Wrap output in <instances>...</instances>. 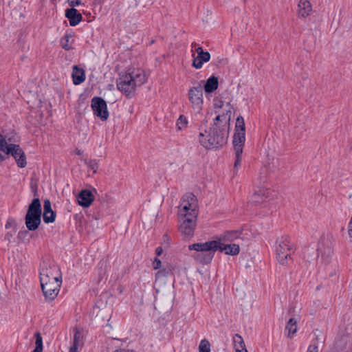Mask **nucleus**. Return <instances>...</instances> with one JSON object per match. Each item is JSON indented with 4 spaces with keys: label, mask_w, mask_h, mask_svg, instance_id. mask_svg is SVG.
Segmentation results:
<instances>
[{
    "label": "nucleus",
    "mask_w": 352,
    "mask_h": 352,
    "mask_svg": "<svg viewBox=\"0 0 352 352\" xmlns=\"http://www.w3.org/2000/svg\"><path fill=\"white\" fill-rule=\"evenodd\" d=\"M146 80V76L142 69H133L120 74L117 80L116 86L126 96L131 98L134 96L136 87L142 85Z\"/></svg>",
    "instance_id": "obj_1"
},
{
    "label": "nucleus",
    "mask_w": 352,
    "mask_h": 352,
    "mask_svg": "<svg viewBox=\"0 0 352 352\" xmlns=\"http://www.w3.org/2000/svg\"><path fill=\"white\" fill-rule=\"evenodd\" d=\"M228 131L227 125L214 124L205 133H200L199 140L200 144L206 148L210 149L221 146L227 142Z\"/></svg>",
    "instance_id": "obj_2"
},
{
    "label": "nucleus",
    "mask_w": 352,
    "mask_h": 352,
    "mask_svg": "<svg viewBox=\"0 0 352 352\" xmlns=\"http://www.w3.org/2000/svg\"><path fill=\"white\" fill-rule=\"evenodd\" d=\"M218 248H219V241L215 240L194 243L188 246L190 250L195 251L192 257L199 263L206 264L212 261Z\"/></svg>",
    "instance_id": "obj_3"
},
{
    "label": "nucleus",
    "mask_w": 352,
    "mask_h": 352,
    "mask_svg": "<svg viewBox=\"0 0 352 352\" xmlns=\"http://www.w3.org/2000/svg\"><path fill=\"white\" fill-rule=\"evenodd\" d=\"M245 123L243 118L239 116L236 119V132L233 137V145L236 155L234 168L240 165L242 158L243 146L245 143Z\"/></svg>",
    "instance_id": "obj_4"
},
{
    "label": "nucleus",
    "mask_w": 352,
    "mask_h": 352,
    "mask_svg": "<svg viewBox=\"0 0 352 352\" xmlns=\"http://www.w3.org/2000/svg\"><path fill=\"white\" fill-rule=\"evenodd\" d=\"M25 226L28 230H36L41 222V205L38 198L34 199L29 205L25 215Z\"/></svg>",
    "instance_id": "obj_5"
},
{
    "label": "nucleus",
    "mask_w": 352,
    "mask_h": 352,
    "mask_svg": "<svg viewBox=\"0 0 352 352\" xmlns=\"http://www.w3.org/2000/svg\"><path fill=\"white\" fill-rule=\"evenodd\" d=\"M0 151L3 152L6 155H11L16 160L18 166L21 168L25 166L27 164L26 157L22 148L19 145L16 144H8L6 139L3 138V135L1 133Z\"/></svg>",
    "instance_id": "obj_6"
},
{
    "label": "nucleus",
    "mask_w": 352,
    "mask_h": 352,
    "mask_svg": "<svg viewBox=\"0 0 352 352\" xmlns=\"http://www.w3.org/2000/svg\"><path fill=\"white\" fill-rule=\"evenodd\" d=\"M198 214L197 201L195 196L188 192L181 199L178 207V215L186 216L190 218H197Z\"/></svg>",
    "instance_id": "obj_7"
},
{
    "label": "nucleus",
    "mask_w": 352,
    "mask_h": 352,
    "mask_svg": "<svg viewBox=\"0 0 352 352\" xmlns=\"http://www.w3.org/2000/svg\"><path fill=\"white\" fill-rule=\"evenodd\" d=\"M276 251L278 263L282 265H288L292 260L291 255L294 252V247L291 241L286 237L280 238Z\"/></svg>",
    "instance_id": "obj_8"
},
{
    "label": "nucleus",
    "mask_w": 352,
    "mask_h": 352,
    "mask_svg": "<svg viewBox=\"0 0 352 352\" xmlns=\"http://www.w3.org/2000/svg\"><path fill=\"white\" fill-rule=\"evenodd\" d=\"M202 82L203 81L195 82L194 86L190 87L188 92V97L191 107L196 113H200L203 109L204 97Z\"/></svg>",
    "instance_id": "obj_9"
},
{
    "label": "nucleus",
    "mask_w": 352,
    "mask_h": 352,
    "mask_svg": "<svg viewBox=\"0 0 352 352\" xmlns=\"http://www.w3.org/2000/svg\"><path fill=\"white\" fill-rule=\"evenodd\" d=\"M41 285H46L47 282L61 279L58 267L49 262L43 261L40 268Z\"/></svg>",
    "instance_id": "obj_10"
},
{
    "label": "nucleus",
    "mask_w": 352,
    "mask_h": 352,
    "mask_svg": "<svg viewBox=\"0 0 352 352\" xmlns=\"http://www.w3.org/2000/svg\"><path fill=\"white\" fill-rule=\"evenodd\" d=\"M179 229L182 234L190 238L194 235L197 218H190L186 216L178 215Z\"/></svg>",
    "instance_id": "obj_11"
},
{
    "label": "nucleus",
    "mask_w": 352,
    "mask_h": 352,
    "mask_svg": "<svg viewBox=\"0 0 352 352\" xmlns=\"http://www.w3.org/2000/svg\"><path fill=\"white\" fill-rule=\"evenodd\" d=\"M91 107L95 116L100 118L102 121L107 120L109 112L107 103L104 99L100 97H94L91 99Z\"/></svg>",
    "instance_id": "obj_12"
},
{
    "label": "nucleus",
    "mask_w": 352,
    "mask_h": 352,
    "mask_svg": "<svg viewBox=\"0 0 352 352\" xmlns=\"http://www.w3.org/2000/svg\"><path fill=\"white\" fill-rule=\"evenodd\" d=\"M62 280H52L47 282L46 285H41L42 291L47 300H54L58 294Z\"/></svg>",
    "instance_id": "obj_13"
},
{
    "label": "nucleus",
    "mask_w": 352,
    "mask_h": 352,
    "mask_svg": "<svg viewBox=\"0 0 352 352\" xmlns=\"http://www.w3.org/2000/svg\"><path fill=\"white\" fill-rule=\"evenodd\" d=\"M278 197V192L270 189H261L252 196V201L256 204L265 201H274Z\"/></svg>",
    "instance_id": "obj_14"
},
{
    "label": "nucleus",
    "mask_w": 352,
    "mask_h": 352,
    "mask_svg": "<svg viewBox=\"0 0 352 352\" xmlns=\"http://www.w3.org/2000/svg\"><path fill=\"white\" fill-rule=\"evenodd\" d=\"M96 190L93 187L82 190L78 196V203L82 207H89L94 200Z\"/></svg>",
    "instance_id": "obj_15"
},
{
    "label": "nucleus",
    "mask_w": 352,
    "mask_h": 352,
    "mask_svg": "<svg viewBox=\"0 0 352 352\" xmlns=\"http://www.w3.org/2000/svg\"><path fill=\"white\" fill-rule=\"evenodd\" d=\"M65 16L68 19L71 26H76L82 20V16L74 8H71L65 10Z\"/></svg>",
    "instance_id": "obj_16"
},
{
    "label": "nucleus",
    "mask_w": 352,
    "mask_h": 352,
    "mask_svg": "<svg viewBox=\"0 0 352 352\" xmlns=\"http://www.w3.org/2000/svg\"><path fill=\"white\" fill-rule=\"evenodd\" d=\"M43 217L45 223H53L56 219V213L52 210L51 202L48 199L44 201Z\"/></svg>",
    "instance_id": "obj_17"
},
{
    "label": "nucleus",
    "mask_w": 352,
    "mask_h": 352,
    "mask_svg": "<svg viewBox=\"0 0 352 352\" xmlns=\"http://www.w3.org/2000/svg\"><path fill=\"white\" fill-rule=\"evenodd\" d=\"M219 241V248L218 250L221 252H224L225 254L228 255H237L240 252V248L238 244L232 243L226 245L221 242V239L218 240Z\"/></svg>",
    "instance_id": "obj_18"
},
{
    "label": "nucleus",
    "mask_w": 352,
    "mask_h": 352,
    "mask_svg": "<svg viewBox=\"0 0 352 352\" xmlns=\"http://www.w3.org/2000/svg\"><path fill=\"white\" fill-rule=\"evenodd\" d=\"M298 7V16L302 18L309 16L312 10L311 5L308 0H300Z\"/></svg>",
    "instance_id": "obj_19"
},
{
    "label": "nucleus",
    "mask_w": 352,
    "mask_h": 352,
    "mask_svg": "<svg viewBox=\"0 0 352 352\" xmlns=\"http://www.w3.org/2000/svg\"><path fill=\"white\" fill-rule=\"evenodd\" d=\"M193 60L192 65L196 69H200L202 67L204 63H207L210 59V54L209 52H206L202 54L197 55L192 54Z\"/></svg>",
    "instance_id": "obj_20"
},
{
    "label": "nucleus",
    "mask_w": 352,
    "mask_h": 352,
    "mask_svg": "<svg viewBox=\"0 0 352 352\" xmlns=\"http://www.w3.org/2000/svg\"><path fill=\"white\" fill-rule=\"evenodd\" d=\"M72 78L74 85H80L85 80V71L77 65L73 67Z\"/></svg>",
    "instance_id": "obj_21"
},
{
    "label": "nucleus",
    "mask_w": 352,
    "mask_h": 352,
    "mask_svg": "<svg viewBox=\"0 0 352 352\" xmlns=\"http://www.w3.org/2000/svg\"><path fill=\"white\" fill-rule=\"evenodd\" d=\"M218 78L214 76H212L207 79L203 89H204L205 92L207 94L212 93L218 88Z\"/></svg>",
    "instance_id": "obj_22"
},
{
    "label": "nucleus",
    "mask_w": 352,
    "mask_h": 352,
    "mask_svg": "<svg viewBox=\"0 0 352 352\" xmlns=\"http://www.w3.org/2000/svg\"><path fill=\"white\" fill-rule=\"evenodd\" d=\"M73 35L70 34H65L60 41V46L67 51H69L74 49L73 41H72Z\"/></svg>",
    "instance_id": "obj_23"
},
{
    "label": "nucleus",
    "mask_w": 352,
    "mask_h": 352,
    "mask_svg": "<svg viewBox=\"0 0 352 352\" xmlns=\"http://www.w3.org/2000/svg\"><path fill=\"white\" fill-rule=\"evenodd\" d=\"M285 331H287V336L292 338L297 331V320L290 318L287 323Z\"/></svg>",
    "instance_id": "obj_24"
},
{
    "label": "nucleus",
    "mask_w": 352,
    "mask_h": 352,
    "mask_svg": "<svg viewBox=\"0 0 352 352\" xmlns=\"http://www.w3.org/2000/svg\"><path fill=\"white\" fill-rule=\"evenodd\" d=\"M241 233L238 232H228L224 234L221 241H224L225 242H231L239 238Z\"/></svg>",
    "instance_id": "obj_25"
},
{
    "label": "nucleus",
    "mask_w": 352,
    "mask_h": 352,
    "mask_svg": "<svg viewBox=\"0 0 352 352\" xmlns=\"http://www.w3.org/2000/svg\"><path fill=\"white\" fill-rule=\"evenodd\" d=\"M233 341L235 349L241 348L243 349V348H245L243 339L240 335L235 334V336H234Z\"/></svg>",
    "instance_id": "obj_26"
},
{
    "label": "nucleus",
    "mask_w": 352,
    "mask_h": 352,
    "mask_svg": "<svg viewBox=\"0 0 352 352\" xmlns=\"http://www.w3.org/2000/svg\"><path fill=\"white\" fill-rule=\"evenodd\" d=\"M199 352H210V344L207 340L204 339L200 342Z\"/></svg>",
    "instance_id": "obj_27"
},
{
    "label": "nucleus",
    "mask_w": 352,
    "mask_h": 352,
    "mask_svg": "<svg viewBox=\"0 0 352 352\" xmlns=\"http://www.w3.org/2000/svg\"><path fill=\"white\" fill-rule=\"evenodd\" d=\"M188 120L184 116H180L177 121V126L178 129L182 130L187 126Z\"/></svg>",
    "instance_id": "obj_28"
},
{
    "label": "nucleus",
    "mask_w": 352,
    "mask_h": 352,
    "mask_svg": "<svg viewBox=\"0 0 352 352\" xmlns=\"http://www.w3.org/2000/svg\"><path fill=\"white\" fill-rule=\"evenodd\" d=\"M73 344H78V345H82V336L79 331L76 330L75 331L74 336V342Z\"/></svg>",
    "instance_id": "obj_29"
},
{
    "label": "nucleus",
    "mask_w": 352,
    "mask_h": 352,
    "mask_svg": "<svg viewBox=\"0 0 352 352\" xmlns=\"http://www.w3.org/2000/svg\"><path fill=\"white\" fill-rule=\"evenodd\" d=\"M36 349L43 350V339L39 333H36Z\"/></svg>",
    "instance_id": "obj_30"
},
{
    "label": "nucleus",
    "mask_w": 352,
    "mask_h": 352,
    "mask_svg": "<svg viewBox=\"0 0 352 352\" xmlns=\"http://www.w3.org/2000/svg\"><path fill=\"white\" fill-rule=\"evenodd\" d=\"M3 138L6 139L8 144H13L12 142H17L18 136L16 134H10L9 135H3Z\"/></svg>",
    "instance_id": "obj_31"
},
{
    "label": "nucleus",
    "mask_w": 352,
    "mask_h": 352,
    "mask_svg": "<svg viewBox=\"0 0 352 352\" xmlns=\"http://www.w3.org/2000/svg\"><path fill=\"white\" fill-rule=\"evenodd\" d=\"M192 50H195L197 55L202 54L206 53L207 52H204L201 47L197 45L196 43H192L191 44Z\"/></svg>",
    "instance_id": "obj_32"
},
{
    "label": "nucleus",
    "mask_w": 352,
    "mask_h": 352,
    "mask_svg": "<svg viewBox=\"0 0 352 352\" xmlns=\"http://www.w3.org/2000/svg\"><path fill=\"white\" fill-rule=\"evenodd\" d=\"M67 3L71 8H74L82 4V0H67Z\"/></svg>",
    "instance_id": "obj_33"
},
{
    "label": "nucleus",
    "mask_w": 352,
    "mask_h": 352,
    "mask_svg": "<svg viewBox=\"0 0 352 352\" xmlns=\"http://www.w3.org/2000/svg\"><path fill=\"white\" fill-rule=\"evenodd\" d=\"M89 167L93 170L92 174H96L97 173L96 170L98 168V164L95 161H91L89 164Z\"/></svg>",
    "instance_id": "obj_34"
},
{
    "label": "nucleus",
    "mask_w": 352,
    "mask_h": 352,
    "mask_svg": "<svg viewBox=\"0 0 352 352\" xmlns=\"http://www.w3.org/2000/svg\"><path fill=\"white\" fill-rule=\"evenodd\" d=\"M161 265H162L161 261L159 258H155L153 261V268L155 270H157L161 267Z\"/></svg>",
    "instance_id": "obj_35"
},
{
    "label": "nucleus",
    "mask_w": 352,
    "mask_h": 352,
    "mask_svg": "<svg viewBox=\"0 0 352 352\" xmlns=\"http://www.w3.org/2000/svg\"><path fill=\"white\" fill-rule=\"evenodd\" d=\"M318 346L316 345H311L308 347L307 352H318Z\"/></svg>",
    "instance_id": "obj_36"
},
{
    "label": "nucleus",
    "mask_w": 352,
    "mask_h": 352,
    "mask_svg": "<svg viewBox=\"0 0 352 352\" xmlns=\"http://www.w3.org/2000/svg\"><path fill=\"white\" fill-rule=\"evenodd\" d=\"M80 345L73 344L69 349V352H78V349Z\"/></svg>",
    "instance_id": "obj_37"
},
{
    "label": "nucleus",
    "mask_w": 352,
    "mask_h": 352,
    "mask_svg": "<svg viewBox=\"0 0 352 352\" xmlns=\"http://www.w3.org/2000/svg\"><path fill=\"white\" fill-rule=\"evenodd\" d=\"M221 119H223V120H226V116H224L223 115L222 116H217L215 119H214V123H217V122H219V121H221ZM226 124V122L225 121V124Z\"/></svg>",
    "instance_id": "obj_38"
},
{
    "label": "nucleus",
    "mask_w": 352,
    "mask_h": 352,
    "mask_svg": "<svg viewBox=\"0 0 352 352\" xmlns=\"http://www.w3.org/2000/svg\"><path fill=\"white\" fill-rule=\"evenodd\" d=\"M163 250L161 247H158L155 250V253L157 256H160L162 254Z\"/></svg>",
    "instance_id": "obj_39"
},
{
    "label": "nucleus",
    "mask_w": 352,
    "mask_h": 352,
    "mask_svg": "<svg viewBox=\"0 0 352 352\" xmlns=\"http://www.w3.org/2000/svg\"><path fill=\"white\" fill-rule=\"evenodd\" d=\"M235 350H236V352H248V351L245 348H243V349L241 348L235 349Z\"/></svg>",
    "instance_id": "obj_40"
},
{
    "label": "nucleus",
    "mask_w": 352,
    "mask_h": 352,
    "mask_svg": "<svg viewBox=\"0 0 352 352\" xmlns=\"http://www.w3.org/2000/svg\"><path fill=\"white\" fill-rule=\"evenodd\" d=\"M164 271H159L157 272V273L156 274V278H158L160 277V276L162 275H164Z\"/></svg>",
    "instance_id": "obj_41"
},
{
    "label": "nucleus",
    "mask_w": 352,
    "mask_h": 352,
    "mask_svg": "<svg viewBox=\"0 0 352 352\" xmlns=\"http://www.w3.org/2000/svg\"><path fill=\"white\" fill-rule=\"evenodd\" d=\"M12 236V234L10 233H8L6 236H5V239H7L8 241H10V238Z\"/></svg>",
    "instance_id": "obj_42"
},
{
    "label": "nucleus",
    "mask_w": 352,
    "mask_h": 352,
    "mask_svg": "<svg viewBox=\"0 0 352 352\" xmlns=\"http://www.w3.org/2000/svg\"><path fill=\"white\" fill-rule=\"evenodd\" d=\"M32 352H42V350L34 349V350Z\"/></svg>",
    "instance_id": "obj_43"
},
{
    "label": "nucleus",
    "mask_w": 352,
    "mask_h": 352,
    "mask_svg": "<svg viewBox=\"0 0 352 352\" xmlns=\"http://www.w3.org/2000/svg\"><path fill=\"white\" fill-rule=\"evenodd\" d=\"M76 153H77L78 155H80V154H81V151H80V150H78V151H76Z\"/></svg>",
    "instance_id": "obj_44"
},
{
    "label": "nucleus",
    "mask_w": 352,
    "mask_h": 352,
    "mask_svg": "<svg viewBox=\"0 0 352 352\" xmlns=\"http://www.w3.org/2000/svg\"><path fill=\"white\" fill-rule=\"evenodd\" d=\"M3 160V157L0 154V162Z\"/></svg>",
    "instance_id": "obj_45"
}]
</instances>
